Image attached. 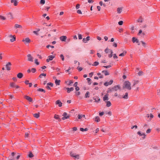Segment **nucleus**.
<instances>
[{"instance_id": "obj_55", "label": "nucleus", "mask_w": 160, "mask_h": 160, "mask_svg": "<svg viewBox=\"0 0 160 160\" xmlns=\"http://www.w3.org/2000/svg\"><path fill=\"white\" fill-rule=\"evenodd\" d=\"M75 94L77 96H79L80 94V92L78 91H76L75 92Z\"/></svg>"}, {"instance_id": "obj_4", "label": "nucleus", "mask_w": 160, "mask_h": 160, "mask_svg": "<svg viewBox=\"0 0 160 160\" xmlns=\"http://www.w3.org/2000/svg\"><path fill=\"white\" fill-rule=\"evenodd\" d=\"M63 117L62 118V119L63 120H64L66 119L69 118L70 116L68 115L67 113L66 112H64L62 114Z\"/></svg>"}, {"instance_id": "obj_64", "label": "nucleus", "mask_w": 160, "mask_h": 160, "mask_svg": "<svg viewBox=\"0 0 160 160\" xmlns=\"http://www.w3.org/2000/svg\"><path fill=\"white\" fill-rule=\"evenodd\" d=\"M151 131V129H148L146 131V132L148 133H150Z\"/></svg>"}, {"instance_id": "obj_26", "label": "nucleus", "mask_w": 160, "mask_h": 160, "mask_svg": "<svg viewBox=\"0 0 160 160\" xmlns=\"http://www.w3.org/2000/svg\"><path fill=\"white\" fill-rule=\"evenodd\" d=\"M34 117L36 118H38L40 116V113H35L33 114Z\"/></svg>"}, {"instance_id": "obj_51", "label": "nucleus", "mask_w": 160, "mask_h": 160, "mask_svg": "<svg viewBox=\"0 0 160 160\" xmlns=\"http://www.w3.org/2000/svg\"><path fill=\"white\" fill-rule=\"evenodd\" d=\"M47 85L48 86H50L51 87H52L53 86V84L51 82H49L47 84Z\"/></svg>"}, {"instance_id": "obj_17", "label": "nucleus", "mask_w": 160, "mask_h": 160, "mask_svg": "<svg viewBox=\"0 0 160 160\" xmlns=\"http://www.w3.org/2000/svg\"><path fill=\"white\" fill-rule=\"evenodd\" d=\"M66 89L67 90V92L69 93L71 91H72L74 90V88L72 87L70 88H66Z\"/></svg>"}, {"instance_id": "obj_11", "label": "nucleus", "mask_w": 160, "mask_h": 160, "mask_svg": "<svg viewBox=\"0 0 160 160\" xmlns=\"http://www.w3.org/2000/svg\"><path fill=\"white\" fill-rule=\"evenodd\" d=\"M90 37L88 36L86 38H84L82 39V42L83 43H86L87 42L90 40Z\"/></svg>"}, {"instance_id": "obj_37", "label": "nucleus", "mask_w": 160, "mask_h": 160, "mask_svg": "<svg viewBox=\"0 0 160 160\" xmlns=\"http://www.w3.org/2000/svg\"><path fill=\"white\" fill-rule=\"evenodd\" d=\"M126 52L124 51L123 52L120 54L119 55L120 56H124L126 54Z\"/></svg>"}, {"instance_id": "obj_23", "label": "nucleus", "mask_w": 160, "mask_h": 160, "mask_svg": "<svg viewBox=\"0 0 160 160\" xmlns=\"http://www.w3.org/2000/svg\"><path fill=\"white\" fill-rule=\"evenodd\" d=\"M132 41L133 42H136L137 43H138L139 41L138 40L134 37H133L132 38Z\"/></svg>"}, {"instance_id": "obj_44", "label": "nucleus", "mask_w": 160, "mask_h": 160, "mask_svg": "<svg viewBox=\"0 0 160 160\" xmlns=\"http://www.w3.org/2000/svg\"><path fill=\"white\" fill-rule=\"evenodd\" d=\"M93 99L95 100V102H98L100 100V99L99 98H98L97 99L96 98H93Z\"/></svg>"}, {"instance_id": "obj_22", "label": "nucleus", "mask_w": 160, "mask_h": 160, "mask_svg": "<svg viewBox=\"0 0 160 160\" xmlns=\"http://www.w3.org/2000/svg\"><path fill=\"white\" fill-rule=\"evenodd\" d=\"M23 74L21 72L19 73L17 75V77L19 78H21L22 77Z\"/></svg>"}, {"instance_id": "obj_6", "label": "nucleus", "mask_w": 160, "mask_h": 160, "mask_svg": "<svg viewBox=\"0 0 160 160\" xmlns=\"http://www.w3.org/2000/svg\"><path fill=\"white\" fill-rule=\"evenodd\" d=\"M11 66V63L10 62H8L6 65V68L7 70L9 71L10 70V67Z\"/></svg>"}, {"instance_id": "obj_39", "label": "nucleus", "mask_w": 160, "mask_h": 160, "mask_svg": "<svg viewBox=\"0 0 160 160\" xmlns=\"http://www.w3.org/2000/svg\"><path fill=\"white\" fill-rule=\"evenodd\" d=\"M95 121L98 122L100 121V119L98 116L96 117L95 118Z\"/></svg>"}, {"instance_id": "obj_28", "label": "nucleus", "mask_w": 160, "mask_h": 160, "mask_svg": "<svg viewBox=\"0 0 160 160\" xmlns=\"http://www.w3.org/2000/svg\"><path fill=\"white\" fill-rule=\"evenodd\" d=\"M54 118L56 119H58L59 121H61V119L57 115L55 114L54 115Z\"/></svg>"}, {"instance_id": "obj_27", "label": "nucleus", "mask_w": 160, "mask_h": 160, "mask_svg": "<svg viewBox=\"0 0 160 160\" xmlns=\"http://www.w3.org/2000/svg\"><path fill=\"white\" fill-rule=\"evenodd\" d=\"M105 102L106 103V106L107 107H109L111 106V104L110 101H105Z\"/></svg>"}, {"instance_id": "obj_40", "label": "nucleus", "mask_w": 160, "mask_h": 160, "mask_svg": "<svg viewBox=\"0 0 160 160\" xmlns=\"http://www.w3.org/2000/svg\"><path fill=\"white\" fill-rule=\"evenodd\" d=\"M28 156L29 158H31L33 157L34 155L31 152H30L28 155Z\"/></svg>"}, {"instance_id": "obj_32", "label": "nucleus", "mask_w": 160, "mask_h": 160, "mask_svg": "<svg viewBox=\"0 0 160 160\" xmlns=\"http://www.w3.org/2000/svg\"><path fill=\"white\" fill-rule=\"evenodd\" d=\"M15 28H22V27L21 25H18V24H16L15 25Z\"/></svg>"}, {"instance_id": "obj_60", "label": "nucleus", "mask_w": 160, "mask_h": 160, "mask_svg": "<svg viewBox=\"0 0 160 160\" xmlns=\"http://www.w3.org/2000/svg\"><path fill=\"white\" fill-rule=\"evenodd\" d=\"M80 8V5L79 4H77L76 7V9H78Z\"/></svg>"}, {"instance_id": "obj_29", "label": "nucleus", "mask_w": 160, "mask_h": 160, "mask_svg": "<svg viewBox=\"0 0 160 160\" xmlns=\"http://www.w3.org/2000/svg\"><path fill=\"white\" fill-rule=\"evenodd\" d=\"M89 94H90L89 92L88 91H87L86 92V93L85 94V97L86 98H89L90 97Z\"/></svg>"}, {"instance_id": "obj_15", "label": "nucleus", "mask_w": 160, "mask_h": 160, "mask_svg": "<svg viewBox=\"0 0 160 160\" xmlns=\"http://www.w3.org/2000/svg\"><path fill=\"white\" fill-rule=\"evenodd\" d=\"M8 17L10 19H12L13 18V15L11 12H8L7 14Z\"/></svg>"}, {"instance_id": "obj_41", "label": "nucleus", "mask_w": 160, "mask_h": 160, "mask_svg": "<svg viewBox=\"0 0 160 160\" xmlns=\"http://www.w3.org/2000/svg\"><path fill=\"white\" fill-rule=\"evenodd\" d=\"M111 51H112L111 50H109V49H108V48H106L105 49V52L106 53H108L109 52H110Z\"/></svg>"}, {"instance_id": "obj_2", "label": "nucleus", "mask_w": 160, "mask_h": 160, "mask_svg": "<svg viewBox=\"0 0 160 160\" xmlns=\"http://www.w3.org/2000/svg\"><path fill=\"white\" fill-rule=\"evenodd\" d=\"M120 86L119 85H116L113 87L110 90L111 92H115L117 91L120 90Z\"/></svg>"}, {"instance_id": "obj_59", "label": "nucleus", "mask_w": 160, "mask_h": 160, "mask_svg": "<svg viewBox=\"0 0 160 160\" xmlns=\"http://www.w3.org/2000/svg\"><path fill=\"white\" fill-rule=\"evenodd\" d=\"M75 89L76 90V91H78L79 90V87H78V86H76V87H75Z\"/></svg>"}, {"instance_id": "obj_38", "label": "nucleus", "mask_w": 160, "mask_h": 160, "mask_svg": "<svg viewBox=\"0 0 160 160\" xmlns=\"http://www.w3.org/2000/svg\"><path fill=\"white\" fill-rule=\"evenodd\" d=\"M88 130V128H85V129H84L82 128H81V131L82 132H84V131H87Z\"/></svg>"}, {"instance_id": "obj_53", "label": "nucleus", "mask_w": 160, "mask_h": 160, "mask_svg": "<svg viewBox=\"0 0 160 160\" xmlns=\"http://www.w3.org/2000/svg\"><path fill=\"white\" fill-rule=\"evenodd\" d=\"M98 75L99 76H100L99 77V78H102L103 77V76L102 75H101V73H98Z\"/></svg>"}, {"instance_id": "obj_33", "label": "nucleus", "mask_w": 160, "mask_h": 160, "mask_svg": "<svg viewBox=\"0 0 160 160\" xmlns=\"http://www.w3.org/2000/svg\"><path fill=\"white\" fill-rule=\"evenodd\" d=\"M114 96L120 98H122V96L120 95H118L117 92L115 93Z\"/></svg>"}, {"instance_id": "obj_63", "label": "nucleus", "mask_w": 160, "mask_h": 160, "mask_svg": "<svg viewBox=\"0 0 160 160\" xmlns=\"http://www.w3.org/2000/svg\"><path fill=\"white\" fill-rule=\"evenodd\" d=\"M78 84V82H75L73 84V86H74V87H76V86H77Z\"/></svg>"}, {"instance_id": "obj_47", "label": "nucleus", "mask_w": 160, "mask_h": 160, "mask_svg": "<svg viewBox=\"0 0 160 160\" xmlns=\"http://www.w3.org/2000/svg\"><path fill=\"white\" fill-rule=\"evenodd\" d=\"M137 21L138 22H142V18H139L137 20Z\"/></svg>"}, {"instance_id": "obj_49", "label": "nucleus", "mask_w": 160, "mask_h": 160, "mask_svg": "<svg viewBox=\"0 0 160 160\" xmlns=\"http://www.w3.org/2000/svg\"><path fill=\"white\" fill-rule=\"evenodd\" d=\"M8 160H15V159L14 158L12 157L11 156H10L8 158Z\"/></svg>"}, {"instance_id": "obj_9", "label": "nucleus", "mask_w": 160, "mask_h": 160, "mask_svg": "<svg viewBox=\"0 0 160 160\" xmlns=\"http://www.w3.org/2000/svg\"><path fill=\"white\" fill-rule=\"evenodd\" d=\"M22 41L24 42L25 44H27V43H29L30 42V40L29 38H27L25 39H23L22 40Z\"/></svg>"}, {"instance_id": "obj_46", "label": "nucleus", "mask_w": 160, "mask_h": 160, "mask_svg": "<svg viewBox=\"0 0 160 160\" xmlns=\"http://www.w3.org/2000/svg\"><path fill=\"white\" fill-rule=\"evenodd\" d=\"M38 59H35V63L36 64L38 65L39 64V62H38Z\"/></svg>"}, {"instance_id": "obj_48", "label": "nucleus", "mask_w": 160, "mask_h": 160, "mask_svg": "<svg viewBox=\"0 0 160 160\" xmlns=\"http://www.w3.org/2000/svg\"><path fill=\"white\" fill-rule=\"evenodd\" d=\"M141 43H142V45L144 47H146V43L144 42L143 41H141Z\"/></svg>"}, {"instance_id": "obj_25", "label": "nucleus", "mask_w": 160, "mask_h": 160, "mask_svg": "<svg viewBox=\"0 0 160 160\" xmlns=\"http://www.w3.org/2000/svg\"><path fill=\"white\" fill-rule=\"evenodd\" d=\"M137 133L138 135H139L140 136H143V138L144 139L145 138L146 135L144 133H141V132H140V131L138 132H137Z\"/></svg>"}, {"instance_id": "obj_13", "label": "nucleus", "mask_w": 160, "mask_h": 160, "mask_svg": "<svg viewBox=\"0 0 160 160\" xmlns=\"http://www.w3.org/2000/svg\"><path fill=\"white\" fill-rule=\"evenodd\" d=\"M24 98L29 102H32V99L29 96L26 95L24 96Z\"/></svg>"}, {"instance_id": "obj_24", "label": "nucleus", "mask_w": 160, "mask_h": 160, "mask_svg": "<svg viewBox=\"0 0 160 160\" xmlns=\"http://www.w3.org/2000/svg\"><path fill=\"white\" fill-rule=\"evenodd\" d=\"M122 98H123L124 99H127L128 98V93L126 92L124 95L122 97Z\"/></svg>"}, {"instance_id": "obj_1", "label": "nucleus", "mask_w": 160, "mask_h": 160, "mask_svg": "<svg viewBox=\"0 0 160 160\" xmlns=\"http://www.w3.org/2000/svg\"><path fill=\"white\" fill-rule=\"evenodd\" d=\"M122 88L123 89L131 90V83L128 81H125L123 83Z\"/></svg>"}, {"instance_id": "obj_10", "label": "nucleus", "mask_w": 160, "mask_h": 160, "mask_svg": "<svg viewBox=\"0 0 160 160\" xmlns=\"http://www.w3.org/2000/svg\"><path fill=\"white\" fill-rule=\"evenodd\" d=\"M55 57L52 55H50L48 56V58L46 60V61L47 62H49L50 61L52 60Z\"/></svg>"}, {"instance_id": "obj_43", "label": "nucleus", "mask_w": 160, "mask_h": 160, "mask_svg": "<svg viewBox=\"0 0 160 160\" xmlns=\"http://www.w3.org/2000/svg\"><path fill=\"white\" fill-rule=\"evenodd\" d=\"M46 76V74L45 73H42L39 76V77L40 78H42V76Z\"/></svg>"}, {"instance_id": "obj_5", "label": "nucleus", "mask_w": 160, "mask_h": 160, "mask_svg": "<svg viewBox=\"0 0 160 160\" xmlns=\"http://www.w3.org/2000/svg\"><path fill=\"white\" fill-rule=\"evenodd\" d=\"M8 37L10 38V41L11 42H12L15 41L16 37L15 35H9Z\"/></svg>"}, {"instance_id": "obj_7", "label": "nucleus", "mask_w": 160, "mask_h": 160, "mask_svg": "<svg viewBox=\"0 0 160 160\" xmlns=\"http://www.w3.org/2000/svg\"><path fill=\"white\" fill-rule=\"evenodd\" d=\"M28 57V60L30 61L33 62V58L31 56L30 54H28L27 56Z\"/></svg>"}, {"instance_id": "obj_57", "label": "nucleus", "mask_w": 160, "mask_h": 160, "mask_svg": "<svg viewBox=\"0 0 160 160\" xmlns=\"http://www.w3.org/2000/svg\"><path fill=\"white\" fill-rule=\"evenodd\" d=\"M49 47H51L52 48H54V47L53 46H50V45H48L46 46V47L48 48H49Z\"/></svg>"}, {"instance_id": "obj_42", "label": "nucleus", "mask_w": 160, "mask_h": 160, "mask_svg": "<svg viewBox=\"0 0 160 160\" xmlns=\"http://www.w3.org/2000/svg\"><path fill=\"white\" fill-rule=\"evenodd\" d=\"M99 64V62H94L93 64L92 65L94 66H97Z\"/></svg>"}, {"instance_id": "obj_34", "label": "nucleus", "mask_w": 160, "mask_h": 160, "mask_svg": "<svg viewBox=\"0 0 160 160\" xmlns=\"http://www.w3.org/2000/svg\"><path fill=\"white\" fill-rule=\"evenodd\" d=\"M87 80L88 81V84L90 85L92 83L91 79L89 78H87Z\"/></svg>"}, {"instance_id": "obj_21", "label": "nucleus", "mask_w": 160, "mask_h": 160, "mask_svg": "<svg viewBox=\"0 0 160 160\" xmlns=\"http://www.w3.org/2000/svg\"><path fill=\"white\" fill-rule=\"evenodd\" d=\"M108 94H107L105 95L104 96L103 98V100L104 101H105L106 100H108Z\"/></svg>"}, {"instance_id": "obj_61", "label": "nucleus", "mask_w": 160, "mask_h": 160, "mask_svg": "<svg viewBox=\"0 0 160 160\" xmlns=\"http://www.w3.org/2000/svg\"><path fill=\"white\" fill-rule=\"evenodd\" d=\"M110 52L111 53V54L108 55L109 57L110 58L112 57V53H113V52H112V51H111Z\"/></svg>"}, {"instance_id": "obj_16", "label": "nucleus", "mask_w": 160, "mask_h": 160, "mask_svg": "<svg viewBox=\"0 0 160 160\" xmlns=\"http://www.w3.org/2000/svg\"><path fill=\"white\" fill-rule=\"evenodd\" d=\"M132 82L133 83L132 86L134 87L136 84H138L139 83V81L138 80H133L132 81Z\"/></svg>"}, {"instance_id": "obj_45", "label": "nucleus", "mask_w": 160, "mask_h": 160, "mask_svg": "<svg viewBox=\"0 0 160 160\" xmlns=\"http://www.w3.org/2000/svg\"><path fill=\"white\" fill-rule=\"evenodd\" d=\"M45 3V0H41L40 3L41 4H44Z\"/></svg>"}, {"instance_id": "obj_54", "label": "nucleus", "mask_w": 160, "mask_h": 160, "mask_svg": "<svg viewBox=\"0 0 160 160\" xmlns=\"http://www.w3.org/2000/svg\"><path fill=\"white\" fill-rule=\"evenodd\" d=\"M60 57H61V59L62 61L64 60V57L62 54H61L60 55Z\"/></svg>"}, {"instance_id": "obj_8", "label": "nucleus", "mask_w": 160, "mask_h": 160, "mask_svg": "<svg viewBox=\"0 0 160 160\" xmlns=\"http://www.w3.org/2000/svg\"><path fill=\"white\" fill-rule=\"evenodd\" d=\"M10 86L12 88H19V86L15 84L13 82L10 83Z\"/></svg>"}, {"instance_id": "obj_30", "label": "nucleus", "mask_w": 160, "mask_h": 160, "mask_svg": "<svg viewBox=\"0 0 160 160\" xmlns=\"http://www.w3.org/2000/svg\"><path fill=\"white\" fill-rule=\"evenodd\" d=\"M102 73L105 74V75H109V73L107 71H103Z\"/></svg>"}, {"instance_id": "obj_56", "label": "nucleus", "mask_w": 160, "mask_h": 160, "mask_svg": "<svg viewBox=\"0 0 160 160\" xmlns=\"http://www.w3.org/2000/svg\"><path fill=\"white\" fill-rule=\"evenodd\" d=\"M123 22L122 21H121L118 22V24L120 25H122L123 24Z\"/></svg>"}, {"instance_id": "obj_35", "label": "nucleus", "mask_w": 160, "mask_h": 160, "mask_svg": "<svg viewBox=\"0 0 160 160\" xmlns=\"http://www.w3.org/2000/svg\"><path fill=\"white\" fill-rule=\"evenodd\" d=\"M37 91L38 92H45V90H44V89H42V88H38V90H37Z\"/></svg>"}, {"instance_id": "obj_14", "label": "nucleus", "mask_w": 160, "mask_h": 160, "mask_svg": "<svg viewBox=\"0 0 160 160\" xmlns=\"http://www.w3.org/2000/svg\"><path fill=\"white\" fill-rule=\"evenodd\" d=\"M113 80H111L109 82H106L104 83V85L106 86H107L108 85H111L113 82Z\"/></svg>"}, {"instance_id": "obj_12", "label": "nucleus", "mask_w": 160, "mask_h": 160, "mask_svg": "<svg viewBox=\"0 0 160 160\" xmlns=\"http://www.w3.org/2000/svg\"><path fill=\"white\" fill-rule=\"evenodd\" d=\"M67 38V37L65 36H62L60 37V40L62 42H65Z\"/></svg>"}, {"instance_id": "obj_58", "label": "nucleus", "mask_w": 160, "mask_h": 160, "mask_svg": "<svg viewBox=\"0 0 160 160\" xmlns=\"http://www.w3.org/2000/svg\"><path fill=\"white\" fill-rule=\"evenodd\" d=\"M73 83V82L72 80H70L68 82V85H70L72 83Z\"/></svg>"}, {"instance_id": "obj_18", "label": "nucleus", "mask_w": 160, "mask_h": 160, "mask_svg": "<svg viewBox=\"0 0 160 160\" xmlns=\"http://www.w3.org/2000/svg\"><path fill=\"white\" fill-rule=\"evenodd\" d=\"M56 104L58 105L59 107H61L62 106V103L60 100H58L56 102Z\"/></svg>"}, {"instance_id": "obj_20", "label": "nucleus", "mask_w": 160, "mask_h": 160, "mask_svg": "<svg viewBox=\"0 0 160 160\" xmlns=\"http://www.w3.org/2000/svg\"><path fill=\"white\" fill-rule=\"evenodd\" d=\"M122 8H118L117 9V13L120 14L121 13L122 11Z\"/></svg>"}, {"instance_id": "obj_62", "label": "nucleus", "mask_w": 160, "mask_h": 160, "mask_svg": "<svg viewBox=\"0 0 160 160\" xmlns=\"http://www.w3.org/2000/svg\"><path fill=\"white\" fill-rule=\"evenodd\" d=\"M29 133H26L25 134V137L26 138V137H28L29 135Z\"/></svg>"}, {"instance_id": "obj_3", "label": "nucleus", "mask_w": 160, "mask_h": 160, "mask_svg": "<svg viewBox=\"0 0 160 160\" xmlns=\"http://www.w3.org/2000/svg\"><path fill=\"white\" fill-rule=\"evenodd\" d=\"M70 155L72 157L74 158L75 159H79V155L78 154H76V153L71 152L70 153Z\"/></svg>"}, {"instance_id": "obj_52", "label": "nucleus", "mask_w": 160, "mask_h": 160, "mask_svg": "<svg viewBox=\"0 0 160 160\" xmlns=\"http://www.w3.org/2000/svg\"><path fill=\"white\" fill-rule=\"evenodd\" d=\"M0 18L2 20H5L6 19L5 17L2 16H0Z\"/></svg>"}, {"instance_id": "obj_19", "label": "nucleus", "mask_w": 160, "mask_h": 160, "mask_svg": "<svg viewBox=\"0 0 160 160\" xmlns=\"http://www.w3.org/2000/svg\"><path fill=\"white\" fill-rule=\"evenodd\" d=\"M11 2L13 3L14 6H16L17 5L18 2L17 0H11Z\"/></svg>"}, {"instance_id": "obj_31", "label": "nucleus", "mask_w": 160, "mask_h": 160, "mask_svg": "<svg viewBox=\"0 0 160 160\" xmlns=\"http://www.w3.org/2000/svg\"><path fill=\"white\" fill-rule=\"evenodd\" d=\"M60 82V80L56 79L55 81V83L57 85H59Z\"/></svg>"}, {"instance_id": "obj_50", "label": "nucleus", "mask_w": 160, "mask_h": 160, "mask_svg": "<svg viewBox=\"0 0 160 160\" xmlns=\"http://www.w3.org/2000/svg\"><path fill=\"white\" fill-rule=\"evenodd\" d=\"M31 71H32L33 73H34L36 71V69L35 68H32L31 69Z\"/></svg>"}, {"instance_id": "obj_36", "label": "nucleus", "mask_w": 160, "mask_h": 160, "mask_svg": "<svg viewBox=\"0 0 160 160\" xmlns=\"http://www.w3.org/2000/svg\"><path fill=\"white\" fill-rule=\"evenodd\" d=\"M143 72L142 71H139V72L138 73V74L139 76H142L143 75Z\"/></svg>"}]
</instances>
